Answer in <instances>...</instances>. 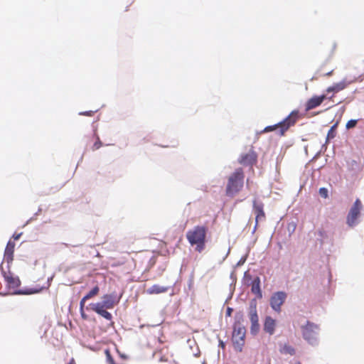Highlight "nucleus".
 I'll list each match as a JSON object with an SVG mask.
<instances>
[{"label":"nucleus","mask_w":364,"mask_h":364,"mask_svg":"<svg viewBox=\"0 0 364 364\" xmlns=\"http://www.w3.org/2000/svg\"><path fill=\"white\" fill-rule=\"evenodd\" d=\"M206 228L203 226H196L187 232L186 237L190 244L196 245V250L200 252L205 247Z\"/></svg>","instance_id":"nucleus-1"},{"label":"nucleus","mask_w":364,"mask_h":364,"mask_svg":"<svg viewBox=\"0 0 364 364\" xmlns=\"http://www.w3.org/2000/svg\"><path fill=\"white\" fill-rule=\"evenodd\" d=\"M299 119V112L296 110L292 111L282 122L272 125L268 126L264 128V132H272L279 129L280 136H284L286 132L293 127Z\"/></svg>","instance_id":"nucleus-2"},{"label":"nucleus","mask_w":364,"mask_h":364,"mask_svg":"<svg viewBox=\"0 0 364 364\" xmlns=\"http://www.w3.org/2000/svg\"><path fill=\"white\" fill-rule=\"evenodd\" d=\"M244 172L241 168L235 171L229 177V196L237 193L243 187Z\"/></svg>","instance_id":"nucleus-3"},{"label":"nucleus","mask_w":364,"mask_h":364,"mask_svg":"<svg viewBox=\"0 0 364 364\" xmlns=\"http://www.w3.org/2000/svg\"><path fill=\"white\" fill-rule=\"evenodd\" d=\"M246 329L240 324H235L233 328L232 341L236 351L241 352L245 343Z\"/></svg>","instance_id":"nucleus-4"},{"label":"nucleus","mask_w":364,"mask_h":364,"mask_svg":"<svg viewBox=\"0 0 364 364\" xmlns=\"http://www.w3.org/2000/svg\"><path fill=\"white\" fill-rule=\"evenodd\" d=\"M318 326L308 321L306 326H302L303 338L309 343L314 344L317 341Z\"/></svg>","instance_id":"nucleus-5"},{"label":"nucleus","mask_w":364,"mask_h":364,"mask_svg":"<svg viewBox=\"0 0 364 364\" xmlns=\"http://www.w3.org/2000/svg\"><path fill=\"white\" fill-rule=\"evenodd\" d=\"M362 208L363 205L360 200L356 199L346 218V223L348 226L353 227L358 223L357 220L360 215Z\"/></svg>","instance_id":"nucleus-6"},{"label":"nucleus","mask_w":364,"mask_h":364,"mask_svg":"<svg viewBox=\"0 0 364 364\" xmlns=\"http://www.w3.org/2000/svg\"><path fill=\"white\" fill-rule=\"evenodd\" d=\"M287 298V294L284 291H277L274 293L270 299V305L272 308L279 312L281 311V306L284 303Z\"/></svg>","instance_id":"nucleus-7"},{"label":"nucleus","mask_w":364,"mask_h":364,"mask_svg":"<svg viewBox=\"0 0 364 364\" xmlns=\"http://www.w3.org/2000/svg\"><path fill=\"white\" fill-rule=\"evenodd\" d=\"M118 302L116 299V296L114 294H105L102 296V301L101 302L91 304L94 306L99 305L100 307L105 309H112L114 305Z\"/></svg>","instance_id":"nucleus-8"},{"label":"nucleus","mask_w":364,"mask_h":364,"mask_svg":"<svg viewBox=\"0 0 364 364\" xmlns=\"http://www.w3.org/2000/svg\"><path fill=\"white\" fill-rule=\"evenodd\" d=\"M257 155L256 152L251 149L249 152L242 154L239 161L243 165H252L257 162Z\"/></svg>","instance_id":"nucleus-9"},{"label":"nucleus","mask_w":364,"mask_h":364,"mask_svg":"<svg viewBox=\"0 0 364 364\" xmlns=\"http://www.w3.org/2000/svg\"><path fill=\"white\" fill-rule=\"evenodd\" d=\"M326 95L314 96L310 98L306 103V111L313 109L319 106L325 100Z\"/></svg>","instance_id":"nucleus-10"},{"label":"nucleus","mask_w":364,"mask_h":364,"mask_svg":"<svg viewBox=\"0 0 364 364\" xmlns=\"http://www.w3.org/2000/svg\"><path fill=\"white\" fill-rule=\"evenodd\" d=\"M263 208L264 205L262 203H257L256 201H254L253 210L255 214L256 225L259 221H262L265 219V213Z\"/></svg>","instance_id":"nucleus-11"},{"label":"nucleus","mask_w":364,"mask_h":364,"mask_svg":"<svg viewBox=\"0 0 364 364\" xmlns=\"http://www.w3.org/2000/svg\"><path fill=\"white\" fill-rule=\"evenodd\" d=\"M251 287L252 292L257 296V298L262 297V290L260 289V278L259 277H255L250 284H247Z\"/></svg>","instance_id":"nucleus-12"},{"label":"nucleus","mask_w":364,"mask_h":364,"mask_svg":"<svg viewBox=\"0 0 364 364\" xmlns=\"http://www.w3.org/2000/svg\"><path fill=\"white\" fill-rule=\"evenodd\" d=\"M248 316L251 323L259 322V318L257 312V301L255 299L251 301L250 304Z\"/></svg>","instance_id":"nucleus-13"},{"label":"nucleus","mask_w":364,"mask_h":364,"mask_svg":"<svg viewBox=\"0 0 364 364\" xmlns=\"http://www.w3.org/2000/svg\"><path fill=\"white\" fill-rule=\"evenodd\" d=\"M90 309L93 311H95V313L100 315L101 316H102L103 318H105V319H107L108 321H111L112 318V314L109 312H108L106 310L107 309H105V308L100 307L99 305L94 306V305L90 304Z\"/></svg>","instance_id":"nucleus-14"},{"label":"nucleus","mask_w":364,"mask_h":364,"mask_svg":"<svg viewBox=\"0 0 364 364\" xmlns=\"http://www.w3.org/2000/svg\"><path fill=\"white\" fill-rule=\"evenodd\" d=\"M276 321L270 316H267L264 323V330L270 335L274 333Z\"/></svg>","instance_id":"nucleus-15"},{"label":"nucleus","mask_w":364,"mask_h":364,"mask_svg":"<svg viewBox=\"0 0 364 364\" xmlns=\"http://www.w3.org/2000/svg\"><path fill=\"white\" fill-rule=\"evenodd\" d=\"M15 243L11 240H9L7 243V245L4 252V257L6 260L11 261L13 259V255L14 252Z\"/></svg>","instance_id":"nucleus-16"},{"label":"nucleus","mask_w":364,"mask_h":364,"mask_svg":"<svg viewBox=\"0 0 364 364\" xmlns=\"http://www.w3.org/2000/svg\"><path fill=\"white\" fill-rule=\"evenodd\" d=\"M167 290V287L160 286L159 284H154L146 290V293L149 294H159L166 292Z\"/></svg>","instance_id":"nucleus-17"},{"label":"nucleus","mask_w":364,"mask_h":364,"mask_svg":"<svg viewBox=\"0 0 364 364\" xmlns=\"http://www.w3.org/2000/svg\"><path fill=\"white\" fill-rule=\"evenodd\" d=\"M347 86V84L345 82H340L334 84L333 86L327 88L326 91L328 92H338L339 91L343 90Z\"/></svg>","instance_id":"nucleus-18"},{"label":"nucleus","mask_w":364,"mask_h":364,"mask_svg":"<svg viewBox=\"0 0 364 364\" xmlns=\"http://www.w3.org/2000/svg\"><path fill=\"white\" fill-rule=\"evenodd\" d=\"M7 283L12 287H18L20 285V280L12 276L6 277Z\"/></svg>","instance_id":"nucleus-19"},{"label":"nucleus","mask_w":364,"mask_h":364,"mask_svg":"<svg viewBox=\"0 0 364 364\" xmlns=\"http://www.w3.org/2000/svg\"><path fill=\"white\" fill-rule=\"evenodd\" d=\"M100 292V288L98 286H95L92 290H90L85 296L84 300H88L95 296Z\"/></svg>","instance_id":"nucleus-20"},{"label":"nucleus","mask_w":364,"mask_h":364,"mask_svg":"<svg viewBox=\"0 0 364 364\" xmlns=\"http://www.w3.org/2000/svg\"><path fill=\"white\" fill-rule=\"evenodd\" d=\"M281 353L293 355L295 354V349L292 346L285 344L281 350Z\"/></svg>","instance_id":"nucleus-21"},{"label":"nucleus","mask_w":364,"mask_h":364,"mask_svg":"<svg viewBox=\"0 0 364 364\" xmlns=\"http://www.w3.org/2000/svg\"><path fill=\"white\" fill-rule=\"evenodd\" d=\"M95 135H96V141L94 143V144L92 146V151H96V150L99 149L102 146V143L100 141L99 136L97 134H95Z\"/></svg>","instance_id":"nucleus-22"},{"label":"nucleus","mask_w":364,"mask_h":364,"mask_svg":"<svg viewBox=\"0 0 364 364\" xmlns=\"http://www.w3.org/2000/svg\"><path fill=\"white\" fill-rule=\"evenodd\" d=\"M336 124H334L331 127L327 134V139H333L336 136Z\"/></svg>","instance_id":"nucleus-23"},{"label":"nucleus","mask_w":364,"mask_h":364,"mask_svg":"<svg viewBox=\"0 0 364 364\" xmlns=\"http://www.w3.org/2000/svg\"><path fill=\"white\" fill-rule=\"evenodd\" d=\"M259 323H251L250 331L252 334L255 335L259 332Z\"/></svg>","instance_id":"nucleus-24"},{"label":"nucleus","mask_w":364,"mask_h":364,"mask_svg":"<svg viewBox=\"0 0 364 364\" xmlns=\"http://www.w3.org/2000/svg\"><path fill=\"white\" fill-rule=\"evenodd\" d=\"M319 194L323 198H327L328 197V191L326 188H319Z\"/></svg>","instance_id":"nucleus-25"},{"label":"nucleus","mask_w":364,"mask_h":364,"mask_svg":"<svg viewBox=\"0 0 364 364\" xmlns=\"http://www.w3.org/2000/svg\"><path fill=\"white\" fill-rule=\"evenodd\" d=\"M357 123H358V120L350 119L346 123V127L347 129H351V128L355 127L356 126Z\"/></svg>","instance_id":"nucleus-26"},{"label":"nucleus","mask_w":364,"mask_h":364,"mask_svg":"<svg viewBox=\"0 0 364 364\" xmlns=\"http://www.w3.org/2000/svg\"><path fill=\"white\" fill-rule=\"evenodd\" d=\"M87 300H84V297L81 299L80 302V311H82V309H84L85 304Z\"/></svg>","instance_id":"nucleus-27"},{"label":"nucleus","mask_w":364,"mask_h":364,"mask_svg":"<svg viewBox=\"0 0 364 364\" xmlns=\"http://www.w3.org/2000/svg\"><path fill=\"white\" fill-rule=\"evenodd\" d=\"M333 72V69H331V70H328L326 73H323V75L330 76L332 75Z\"/></svg>","instance_id":"nucleus-28"},{"label":"nucleus","mask_w":364,"mask_h":364,"mask_svg":"<svg viewBox=\"0 0 364 364\" xmlns=\"http://www.w3.org/2000/svg\"><path fill=\"white\" fill-rule=\"evenodd\" d=\"M245 278L247 282H248L250 280H252L251 276L247 273H245Z\"/></svg>","instance_id":"nucleus-29"},{"label":"nucleus","mask_w":364,"mask_h":364,"mask_svg":"<svg viewBox=\"0 0 364 364\" xmlns=\"http://www.w3.org/2000/svg\"><path fill=\"white\" fill-rule=\"evenodd\" d=\"M80 314H81V316L83 318H87V316L86 314H85V311H84V309H82V311H80Z\"/></svg>","instance_id":"nucleus-30"},{"label":"nucleus","mask_w":364,"mask_h":364,"mask_svg":"<svg viewBox=\"0 0 364 364\" xmlns=\"http://www.w3.org/2000/svg\"><path fill=\"white\" fill-rule=\"evenodd\" d=\"M68 364H76V363L75 361V359L74 358H71Z\"/></svg>","instance_id":"nucleus-31"},{"label":"nucleus","mask_w":364,"mask_h":364,"mask_svg":"<svg viewBox=\"0 0 364 364\" xmlns=\"http://www.w3.org/2000/svg\"><path fill=\"white\" fill-rule=\"evenodd\" d=\"M21 234H18L17 235H14V238L15 240H18Z\"/></svg>","instance_id":"nucleus-32"},{"label":"nucleus","mask_w":364,"mask_h":364,"mask_svg":"<svg viewBox=\"0 0 364 364\" xmlns=\"http://www.w3.org/2000/svg\"><path fill=\"white\" fill-rule=\"evenodd\" d=\"M232 311V309L229 308V311H228L229 316H230Z\"/></svg>","instance_id":"nucleus-33"},{"label":"nucleus","mask_w":364,"mask_h":364,"mask_svg":"<svg viewBox=\"0 0 364 364\" xmlns=\"http://www.w3.org/2000/svg\"><path fill=\"white\" fill-rule=\"evenodd\" d=\"M85 114L90 115V112H86Z\"/></svg>","instance_id":"nucleus-34"},{"label":"nucleus","mask_w":364,"mask_h":364,"mask_svg":"<svg viewBox=\"0 0 364 364\" xmlns=\"http://www.w3.org/2000/svg\"><path fill=\"white\" fill-rule=\"evenodd\" d=\"M296 364H301L300 362L296 363Z\"/></svg>","instance_id":"nucleus-35"}]
</instances>
